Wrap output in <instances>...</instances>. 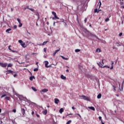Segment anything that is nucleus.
Wrapping results in <instances>:
<instances>
[{
  "instance_id": "1",
  "label": "nucleus",
  "mask_w": 124,
  "mask_h": 124,
  "mask_svg": "<svg viewBox=\"0 0 124 124\" xmlns=\"http://www.w3.org/2000/svg\"><path fill=\"white\" fill-rule=\"evenodd\" d=\"M83 31L85 32V33L87 34L88 36H89V37H90L92 38L95 37V38H96V39H99V38H98V37L97 36H96L94 34H93L89 31L87 30V29L86 28H84Z\"/></svg>"
},
{
  "instance_id": "2",
  "label": "nucleus",
  "mask_w": 124,
  "mask_h": 124,
  "mask_svg": "<svg viewBox=\"0 0 124 124\" xmlns=\"http://www.w3.org/2000/svg\"><path fill=\"white\" fill-rule=\"evenodd\" d=\"M79 96L80 97H82V99H84V100H86L87 101H91V100H90V97L88 96H86L84 95H79Z\"/></svg>"
},
{
  "instance_id": "3",
  "label": "nucleus",
  "mask_w": 124,
  "mask_h": 124,
  "mask_svg": "<svg viewBox=\"0 0 124 124\" xmlns=\"http://www.w3.org/2000/svg\"><path fill=\"white\" fill-rule=\"evenodd\" d=\"M0 66L1 67H6L7 66V63H3L0 62Z\"/></svg>"
},
{
  "instance_id": "4",
  "label": "nucleus",
  "mask_w": 124,
  "mask_h": 124,
  "mask_svg": "<svg viewBox=\"0 0 124 124\" xmlns=\"http://www.w3.org/2000/svg\"><path fill=\"white\" fill-rule=\"evenodd\" d=\"M124 80L122 82V85H121V88H120V87H121V85H120V83H119V88H120L119 90H120V92H122L123 91V90H124Z\"/></svg>"
},
{
  "instance_id": "5",
  "label": "nucleus",
  "mask_w": 124,
  "mask_h": 124,
  "mask_svg": "<svg viewBox=\"0 0 124 124\" xmlns=\"http://www.w3.org/2000/svg\"><path fill=\"white\" fill-rule=\"evenodd\" d=\"M21 113L23 116H25L26 114V110H25L24 108H21Z\"/></svg>"
},
{
  "instance_id": "6",
  "label": "nucleus",
  "mask_w": 124,
  "mask_h": 124,
  "mask_svg": "<svg viewBox=\"0 0 124 124\" xmlns=\"http://www.w3.org/2000/svg\"><path fill=\"white\" fill-rule=\"evenodd\" d=\"M59 102H60V100H59V99L55 98L54 99V103H55V104H59Z\"/></svg>"
},
{
  "instance_id": "7",
  "label": "nucleus",
  "mask_w": 124,
  "mask_h": 124,
  "mask_svg": "<svg viewBox=\"0 0 124 124\" xmlns=\"http://www.w3.org/2000/svg\"><path fill=\"white\" fill-rule=\"evenodd\" d=\"M57 19H59L60 17H58L57 15L56 16H54V17H52V20H57Z\"/></svg>"
},
{
  "instance_id": "8",
  "label": "nucleus",
  "mask_w": 124,
  "mask_h": 124,
  "mask_svg": "<svg viewBox=\"0 0 124 124\" xmlns=\"http://www.w3.org/2000/svg\"><path fill=\"white\" fill-rule=\"evenodd\" d=\"M61 79H62V80H66V77L63 76V75H62L61 76Z\"/></svg>"
},
{
  "instance_id": "9",
  "label": "nucleus",
  "mask_w": 124,
  "mask_h": 124,
  "mask_svg": "<svg viewBox=\"0 0 124 124\" xmlns=\"http://www.w3.org/2000/svg\"><path fill=\"white\" fill-rule=\"evenodd\" d=\"M60 50H61V47H60V48H59V49L56 50L55 51V52L53 53V56H55V55H56V54H57V53L58 52H59V51H60Z\"/></svg>"
},
{
  "instance_id": "10",
  "label": "nucleus",
  "mask_w": 124,
  "mask_h": 124,
  "mask_svg": "<svg viewBox=\"0 0 124 124\" xmlns=\"http://www.w3.org/2000/svg\"><path fill=\"white\" fill-rule=\"evenodd\" d=\"M33 79H35V77H34V76H32L29 78V79L30 80V81H32Z\"/></svg>"
},
{
  "instance_id": "11",
  "label": "nucleus",
  "mask_w": 124,
  "mask_h": 124,
  "mask_svg": "<svg viewBox=\"0 0 124 124\" xmlns=\"http://www.w3.org/2000/svg\"><path fill=\"white\" fill-rule=\"evenodd\" d=\"M45 67L46 68L48 66V64H49V62H48L47 61H45Z\"/></svg>"
},
{
  "instance_id": "12",
  "label": "nucleus",
  "mask_w": 124,
  "mask_h": 124,
  "mask_svg": "<svg viewBox=\"0 0 124 124\" xmlns=\"http://www.w3.org/2000/svg\"><path fill=\"white\" fill-rule=\"evenodd\" d=\"M48 89H44L40 91L41 92H42V93H47L48 92Z\"/></svg>"
},
{
  "instance_id": "13",
  "label": "nucleus",
  "mask_w": 124,
  "mask_h": 124,
  "mask_svg": "<svg viewBox=\"0 0 124 124\" xmlns=\"http://www.w3.org/2000/svg\"><path fill=\"white\" fill-rule=\"evenodd\" d=\"M97 64L98 65V66L99 67H100L101 68H102V67H103L102 65H103L101 64V62H97ZM100 64H101V65Z\"/></svg>"
},
{
  "instance_id": "14",
  "label": "nucleus",
  "mask_w": 124,
  "mask_h": 124,
  "mask_svg": "<svg viewBox=\"0 0 124 124\" xmlns=\"http://www.w3.org/2000/svg\"><path fill=\"white\" fill-rule=\"evenodd\" d=\"M97 64L98 65V66L99 67H100L101 68H102V67H103L102 65H103L101 64V62H97ZM100 64H101V65Z\"/></svg>"
},
{
  "instance_id": "15",
  "label": "nucleus",
  "mask_w": 124,
  "mask_h": 124,
  "mask_svg": "<svg viewBox=\"0 0 124 124\" xmlns=\"http://www.w3.org/2000/svg\"><path fill=\"white\" fill-rule=\"evenodd\" d=\"M20 45L22 46V47H23V48H26L27 47L26 44L23 42Z\"/></svg>"
},
{
  "instance_id": "16",
  "label": "nucleus",
  "mask_w": 124,
  "mask_h": 124,
  "mask_svg": "<svg viewBox=\"0 0 124 124\" xmlns=\"http://www.w3.org/2000/svg\"><path fill=\"white\" fill-rule=\"evenodd\" d=\"M47 113H48V110L47 109H45V110L43 111L44 115H47Z\"/></svg>"
},
{
  "instance_id": "17",
  "label": "nucleus",
  "mask_w": 124,
  "mask_h": 124,
  "mask_svg": "<svg viewBox=\"0 0 124 124\" xmlns=\"http://www.w3.org/2000/svg\"><path fill=\"white\" fill-rule=\"evenodd\" d=\"M89 109H91V110H92L93 111H95V108L93 107H89Z\"/></svg>"
},
{
  "instance_id": "18",
  "label": "nucleus",
  "mask_w": 124,
  "mask_h": 124,
  "mask_svg": "<svg viewBox=\"0 0 124 124\" xmlns=\"http://www.w3.org/2000/svg\"><path fill=\"white\" fill-rule=\"evenodd\" d=\"M24 98H25V97H24V96H23L22 95H20L19 96V100H22V99H24Z\"/></svg>"
},
{
  "instance_id": "19",
  "label": "nucleus",
  "mask_w": 124,
  "mask_h": 124,
  "mask_svg": "<svg viewBox=\"0 0 124 124\" xmlns=\"http://www.w3.org/2000/svg\"><path fill=\"white\" fill-rule=\"evenodd\" d=\"M6 72H7V73L6 74V75H7L8 74H11V72H12V70H9L6 71Z\"/></svg>"
},
{
  "instance_id": "20",
  "label": "nucleus",
  "mask_w": 124,
  "mask_h": 124,
  "mask_svg": "<svg viewBox=\"0 0 124 124\" xmlns=\"http://www.w3.org/2000/svg\"><path fill=\"white\" fill-rule=\"evenodd\" d=\"M12 29L11 28H9L6 30V32H7V33H10V31H11Z\"/></svg>"
},
{
  "instance_id": "21",
  "label": "nucleus",
  "mask_w": 124,
  "mask_h": 124,
  "mask_svg": "<svg viewBox=\"0 0 124 124\" xmlns=\"http://www.w3.org/2000/svg\"><path fill=\"white\" fill-rule=\"evenodd\" d=\"M99 11H100V10H98V9L97 8H95L94 10V13H98V12H99Z\"/></svg>"
},
{
  "instance_id": "22",
  "label": "nucleus",
  "mask_w": 124,
  "mask_h": 124,
  "mask_svg": "<svg viewBox=\"0 0 124 124\" xmlns=\"http://www.w3.org/2000/svg\"><path fill=\"white\" fill-rule=\"evenodd\" d=\"M101 93H99L97 96V98H98V99H100V98H101Z\"/></svg>"
},
{
  "instance_id": "23",
  "label": "nucleus",
  "mask_w": 124,
  "mask_h": 124,
  "mask_svg": "<svg viewBox=\"0 0 124 124\" xmlns=\"http://www.w3.org/2000/svg\"><path fill=\"white\" fill-rule=\"evenodd\" d=\"M62 112H63V108H60L59 110V113H60V114H62Z\"/></svg>"
},
{
  "instance_id": "24",
  "label": "nucleus",
  "mask_w": 124,
  "mask_h": 124,
  "mask_svg": "<svg viewBox=\"0 0 124 124\" xmlns=\"http://www.w3.org/2000/svg\"><path fill=\"white\" fill-rule=\"evenodd\" d=\"M64 22V20L62 18L60 19V20L59 21H57L56 23H61V22Z\"/></svg>"
},
{
  "instance_id": "25",
  "label": "nucleus",
  "mask_w": 124,
  "mask_h": 124,
  "mask_svg": "<svg viewBox=\"0 0 124 124\" xmlns=\"http://www.w3.org/2000/svg\"><path fill=\"white\" fill-rule=\"evenodd\" d=\"M31 89L34 91V92H37V89L35 88L34 87H31Z\"/></svg>"
},
{
  "instance_id": "26",
  "label": "nucleus",
  "mask_w": 124,
  "mask_h": 124,
  "mask_svg": "<svg viewBox=\"0 0 124 124\" xmlns=\"http://www.w3.org/2000/svg\"><path fill=\"white\" fill-rule=\"evenodd\" d=\"M116 44H118L117 46V47H120V46H122V43H119L117 42L116 43Z\"/></svg>"
},
{
  "instance_id": "27",
  "label": "nucleus",
  "mask_w": 124,
  "mask_h": 124,
  "mask_svg": "<svg viewBox=\"0 0 124 124\" xmlns=\"http://www.w3.org/2000/svg\"><path fill=\"white\" fill-rule=\"evenodd\" d=\"M60 57H61V58H62V59H63V60H68V58H65L63 56L61 55V56H60Z\"/></svg>"
},
{
  "instance_id": "28",
  "label": "nucleus",
  "mask_w": 124,
  "mask_h": 124,
  "mask_svg": "<svg viewBox=\"0 0 124 124\" xmlns=\"http://www.w3.org/2000/svg\"><path fill=\"white\" fill-rule=\"evenodd\" d=\"M47 42H49V41H45L43 42L42 45H46V44H47Z\"/></svg>"
},
{
  "instance_id": "29",
  "label": "nucleus",
  "mask_w": 124,
  "mask_h": 124,
  "mask_svg": "<svg viewBox=\"0 0 124 124\" xmlns=\"http://www.w3.org/2000/svg\"><path fill=\"white\" fill-rule=\"evenodd\" d=\"M96 82H97V85L99 88V87H100V84L99 83V79H97L96 80Z\"/></svg>"
},
{
  "instance_id": "30",
  "label": "nucleus",
  "mask_w": 124,
  "mask_h": 124,
  "mask_svg": "<svg viewBox=\"0 0 124 124\" xmlns=\"http://www.w3.org/2000/svg\"><path fill=\"white\" fill-rule=\"evenodd\" d=\"M80 51H81V49H75V52H76V53H78V52H80Z\"/></svg>"
},
{
  "instance_id": "31",
  "label": "nucleus",
  "mask_w": 124,
  "mask_h": 124,
  "mask_svg": "<svg viewBox=\"0 0 124 124\" xmlns=\"http://www.w3.org/2000/svg\"><path fill=\"white\" fill-rule=\"evenodd\" d=\"M13 65L12 63H10L8 64L7 67H12V66Z\"/></svg>"
},
{
  "instance_id": "32",
  "label": "nucleus",
  "mask_w": 124,
  "mask_h": 124,
  "mask_svg": "<svg viewBox=\"0 0 124 124\" xmlns=\"http://www.w3.org/2000/svg\"><path fill=\"white\" fill-rule=\"evenodd\" d=\"M5 99L6 100H10V97L9 96H6L5 97Z\"/></svg>"
},
{
  "instance_id": "33",
  "label": "nucleus",
  "mask_w": 124,
  "mask_h": 124,
  "mask_svg": "<svg viewBox=\"0 0 124 124\" xmlns=\"http://www.w3.org/2000/svg\"><path fill=\"white\" fill-rule=\"evenodd\" d=\"M96 52H98V53L101 52V49L100 48H97L96 50Z\"/></svg>"
},
{
  "instance_id": "34",
  "label": "nucleus",
  "mask_w": 124,
  "mask_h": 124,
  "mask_svg": "<svg viewBox=\"0 0 124 124\" xmlns=\"http://www.w3.org/2000/svg\"><path fill=\"white\" fill-rule=\"evenodd\" d=\"M77 115L78 116L80 119L82 118V117L81 116V115L79 113H76L75 114V116H77Z\"/></svg>"
},
{
  "instance_id": "35",
  "label": "nucleus",
  "mask_w": 124,
  "mask_h": 124,
  "mask_svg": "<svg viewBox=\"0 0 124 124\" xmlns=\"http://www.w3.org/2000/svg\"><path fill=\"white\" fill-rule=\"evenodd\" d=\"M52 15H53L54 16H56L57 15V13H56V12L53 11L52 12Z\"/></svg>"
},
{
  "instance_id": "36",
  "label": "nucleus",
  "mask_w": 124,
  "mask_h": 124,
  "mask_svg": "<svg viewBox=\"0 0 124 124\" xmlns=\"http://www.w3.org/2000/svg\"><path fill=\"white\" fill-rule=\"evenodd\" d=\"M12 53H16V54H18L19 53V52H18L16 50H12Z\"/></svg>"
},
{
  "instance_id": "37",
  "label": "nucleus",
  "mask_w": 124,
  "mask_h": 124,
  "mask_svg": "<svg viewBox=\"0 0 124 124\" xmlns=\"http://www.w3.org/2000/svg\"><path fill=\"white\" fill-rule=\"evenodd\" d=\"M104 67H107V68H110V66H109L108 65H105V66H103L102 68H104Z\"/></svg>"
},
{
  "instance_id": "38",
  "label": "nucleus",
  "mask_w": 124,
  "mask_h": 124,
  "mask_svg": "<svg viewBox=\"0 0 124 124\" xmlns=\"http://www.w3.org/2000/svg\"><path fill=\"white\" fill-rule=\"evenodd\" d=\"M19 25H18V27H19V28H21V27H22V26H23V24L22 23H19Z\"/></svg>"
},
{
  "instance_id": "39",
  "label": "nucleus",
  "mask_w": 124,
  "mask_h": 124,
  "mask_svg": "<svg viewBox=\"0 0 124 124\" xmlns=\"http://www.w3.org/2000/svg\"><path fill=\"white\" fill-rule=\"evenodd\" d=\"M33 71H34V72L38 71V68H34L33 69Z\"/></svg>"
},
{
  "instance_id": "40",
  "label": "nucleus",
  "mask_w": 124,
  "mask_h": 124,
  "mask_svg": "<svg viewBox=\"0 0 124 124\" xmlns=\"http://www.w3.org/2000/svg\"><path fill=\"white\" fill-rule=\"evenodd\" d=\"M5 96H6V94H4L1 95V96L0 97V98H2V97H5Z\"/></svg>"
},
{
  "instance_id": "41",
  "label": "nucleus",
  "mask_w": 124,
  "mask_h": 124,
  "mask_svg": "<svg viewBox=\"0 0 124 124\" xmlns=\"http://www.w3.org/2000/svg\"><path fill=\"white\" fill-rule=\"evenodd\" d=\"M72 121L71 120H69L66 124H70V123H71Z\"/></svg>"
},
{
  "instance_id": "42",
  "label": "nucleus",
  "mask_w": 124,
  "mask_h": 124,
  "mask_svg": "<svg viewBox=\"0 0 124 124\" xmlns=\"http://www.w3.org/2000/svg\"><path fill=\"white\" fill-rule=\"evenodd\" d=\"M110 19H109V18L107 17V18H106L105 19V22H108Z\"/></svg>"
},
{
  "instance_id": "43",
  "label": "nucleus",
  "mask_w": 124,
  "mask_h": 124,
  "mask_svg": "<svg viewBox=\"0 0 124 124\" xmlns=\"http://www.w3.org/2000/svg\"><path fill=\"white\" fill-rule=\"evenodd\" d=\"M10 47H11V46H8V49L9 50H10V51H12V49H11V48H10Z\"/></svg>"
},
{
  "instance_id": "44",
  "label": "nucleus",
  "mask_w": 124,
  "mask_h": 124,
  "mask_svg": "<svg viewBox=\"0 0 124 124\" xmlns=\"http://www.w3.org/2000/svg\"><path fill=\"white\" fill-rule=\"evenodd\" d=\"M18 42L21 45L23 43V41H22V40H18Z\"/></svg>"
},
{
  "instance_id": "45",
  "label": "nucleus",
  "mask_w": 124,
  "mask_h": 124,
  "mask_svg": "<svg viewBox=\"0 0 124 124\" xmlns=\"http://www.w3.org/2000/svg\"><path fill=\"white\" fill-rule=\"evenodd\" d=\"M17 21L19 23H21V20L20 18H17Z\"/></svg>"
},
{
  "instance_id": "46",
  "label": "nucleus",
  "mask_w": 124,
  "mask_h": 124,
  "mask_svg": "<svg viewBox=\"0 0 124 124\" xmlns=\"http://www.w3.org/2000/svg\"><path fill=\"white\" fill-rule=\"evenodd\" d=\"M50 67H52V64L47 65L46 68H49Z\"/></svg>"
},
{
  "instance_id": "47",
  "label": "nucleus",
  "mask_w": 124,
  "mask_h": 124,
  "mask_svg": "<svg viewBox=\"0 0 124 124\" xmlns=\"http://www.w3.org/2000/svg\"><path fill=\"white\" fill-rule=\"evenodd\" d=\"M99 119L100 121H102V117L101 116H99Z\"/></svg>"
},
{
  "instance_id": "48",
  "label": "nucleus",
  "mask_w": 124,
  "mask_h": 124,
  "mask_svg": "<svg viewBox=\"0 0 124 124\" xmlns=\"http://www.w3.org/2000/svg\"><path fill=\"white\" fill-rule=\"evenodd\" d=\"M29 10H31V11H32V12H33V11H34V9H32V8H30Z\"/></svg>"
},
{
  "instance_id": "49",
  "label": "nucleus",
  "mask_w": 124,
  "mask_h": 124,
  "mask_svg": "<svg viewBox=\"0 0 124 124\" xmlns=\"http://www.w3.org/2000/svg\"><path fill=\"white\" fill-rule=\"evenodd\" d=\"M112 49H113V50H115V49L118 50V48H117V47H115V46L112 47Z\"/></svg>"
},
{
  "instance_id": "50",
  "label": "nucleus",
  "mask_w": 124,
  "mask_h": 124,
  "mask_svg": "<svg viewBox=\"0 0 124 124\" xmlns=\"http://www.w3.org/2000/svg\"><path fill=\"white\" fill-rule=\"evenodd\" d=\"M14 73H16V72H15L13 71H12V72H11V74H12V75H13V74H14Z\"/></svg>"
},
{
  "instance_id": "51",
  "label": "nucleus",
  "mask_w": 124,
  "mask_h": 124,
  "mask_svg": "<svg viewBox=\"0 0 124 124\" xmlns=\"http://www.w3.org/2000/svg\"><path fill=\"white\" fill-rule=\"evenodd\" d=\"M112 87H113V88L114 91H116V89H117V87H115V86H114V85H113Z\"/></svg>"
},
{
  "instance_id": "52",
  "label": "nucleus",
  "mask_w": 124,
  "mask_h": 124,
  "mask_svg": "<svg viewBox=\"0 0 124 124\" xmlns=\"http://www.w3.org/2000/svg\"><path fill=\"white\" fill-rule=\"evenodd\" d=\"M36 117H37V118H40V116H39L38 114L36 113Z\"/></svg>"
},
{
  "instance_id": "53",
  "label": "nucleus",
  "mask_w": 124,
  "mask_h": 124,
  "mask_svg": "<svg viewBox=\"0 0 124 124\" xmlns=\"http://www.w3.org/2000/svg\"><path fill=\"white\" fill-rule=\"evenodd\" d=\"M123 35V32H120L119 34V36H122Z\"/></svg>"
},
{
  "instance_id": "54",
  "label": "nucleus",
  "mask_w": 124,
  "mask_h": 124,
  "mask_svg": "<svg viewBox=\"0 0 124 124\" xmlns=\"http://www.w3.org/2000/svg\"><path fill=\"white\" fill-rule=\"evenodd\" d=\"M12 112H14V113H16V109H13Z\"/></svg>"
},
{
  "instance_id": "55",
  "label": "nucleus",
  "mask_w": 124,
  "mask_h": 124,
  "mask_svg": "<svg viewBox=\"0 0 124 124\" xmlns=\"http://www.w3.org/2000/svg\"><path fill=\"white\" fill-rule=\"evenodd\" d=\"M16 96L17 97H18V98H19V97H20V94H16Z\"/></svg>"
},
{
  "instance_id": "56",
  "label": "nucleus",
  "mask_w": 124,
  "mask_h": 124,
  "mask_svg": "<svg viewBox=\"0 0 124 124\" xmlns=\"http://www.w3.org/2000/svg\"><path fill=\"white\" fill-rule=\"evenodd\" d=\"M111 66H114V62H112V63L111 64Z\"/></svg>"
},
{
  "instance_id": "57",
  "label": "nucleus",
  "mask_w": 124,
  "mask_h": 124,
  "mask_svg": "<svg viewBox=\"0 0 124 124\" xmlns=\"http://www.w3.org/2000/svg\"><path fill=\"white\" fill-rule=\"evenodd\" d=\"M99 7H100V6H101V1H99Z\"/></svg>"
},
{
  "instance_id": "58",
  "label": "nucleus",
  "mask_w": 124,
  "mask_h": 124,
  "mask_svg": "<svg viewBox=\"0 0 124 124\" xmlns=\"http://www.w3.org/2000/svg\"><path fill=\"white\" fill-rule=\"evenodd\" d=\"M87 18H85L84 19V23H87Z\"/></svg>"
},
{
  "instance_id": "59",
  "label": "nucleus",
  "mask_w": 124,
  "mask_h": 124,
  "mask_svg": "<svg viewBox=\"0 0 124 124\" xmlns=\"http://www.w3.org/2000/svg\"><path fill=\"white\" fill-rule=\"evenodd\" d=\"M46 48H44V52H45V53H46Z\"/></svg>"
},
{
  "instance_id": "60",
  "label": "nucleus",
  "mask_w": 124,
  "mask_h": 124,
  "mask_svg": "<svg viewBox=\"0 0 124 124\" xmlns=\"http://www.w3.org/2000/svg\"><path fill=\"white\" fill-rule=\"evenodd\" d=\"M113 68H114V66H111V67L110 68V69L111 70H112V69H113Z\"/></svg>"
},
{
  "instance_id": "61",
  "label": "nucleus",
  "mask_w": 124,
  "mask_h": 124,
  "mask_svg": "<svg viewBox=\"0 0 124 124\" xmlns=\"http://www.w3.org/2000/svg\"><path fill=\"white\" fill-rule=\"evenodd\" d=\"M31 115H32V116H33V115H34V111H32L31 112Z\"/></svg>"
},
{
  "instance_id": "62",
  "label": "nucleus",
  "mask_w": 124,
  "mask_h": 124,
  "mask_svg": "<svg viewBox=\"0 0 124 124\" xmlns=\"http://www.w3.org/2000/svg\"><path fill=\"white\" fill-rule=\"evenodd\" d=\"M14 29H17V25H14Z\"/></svg>"
},
{
  "instance_id": "63",
  "label": "nucleus",
  "mask_w": 124,
  "mask_h": 124,
  "mask_svg": "<svg viewBox=\"0 0 124 124\" xmlns=\"http://www.w3.org/2000/svg\"><path fill=\"white\" fill-rule=\"evenodd\" d=\"M120 4H121V5H123L124 2H120Z\"/></svg>"
},
{
  "instance_id": "64",
  "label": "nucleus",
  "mask_w": 124,
  "mask_h": 124,
  "mask_svg": "<svg viewBox=\"0 0 124 124\" xmlns=\"http://www.w3.org/2000/svg\"><path fill=\"white\" fill-rule=\"evenodd\" d=\"M14 77H17V74H14Z\"/></svg>"
}]
</instances>
